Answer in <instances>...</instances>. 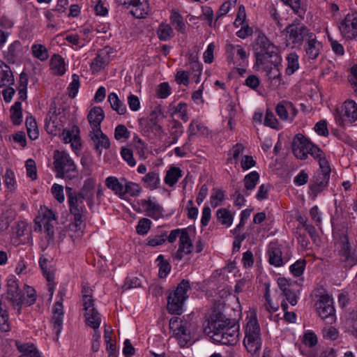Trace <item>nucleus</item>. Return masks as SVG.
<instances>
[{"instance_id": "obj_62", "label": "nucleus", "mask_w": 357, "mask_h": 357, "mask_svg": "<svg viewBox=\"0 0 357 357\" xmlns=\"http://www.w3.org/2000/svg\"><path fill=\"white\" fill-rule=\"evenodd\" d=\"M38 263L44 276L48 281H51L53 279V275L50 271V261L47 258L42 256L39 259Z\"/></svg>"}, {"instance_id": "obj_7", "label": "nucleus", "mask_w": 357, "mask_h": 357, "mask_svg": "<svg viewBox=\"0 0 357 357\" xmlns=\"http://www.w3.org/2000/svg\"><path fill=\"white\" fill-rule=\"evenodd\" d=\"M137 203L139 205V209H135L136 211L142 213L155 220L164 217L165 210L156 197L149 196L138 200Z\"/></svg>"}, {"instance_id": "obj_1", "label": "nucleus", "mask_w": 357, "mask_h": 357, "mask_svg": "<svg viewBox=\"0 0 357 357\" xmlns=\"http://www.w3.org/2000/svg\"><path fill=\"white\" fill-rule=\"evenodd\" d=\"M67 202L70 215L73 216L74 225L77 229L81 230L84 226L86 208L84 200H86L89 208L93 204L94 191L93 188L84 185L79 192L73 190L72 188H66Z\"/></svg>"}, {"instance_id": "obj_30", "label": "nucleus", "mask_w": 357, "mask_h": 357, "mask_svg": "<svg viewBox=\"0 0 357 357\" xmlns=\"http://www.w3.org/2000/svg\"><path fill=\"white\" fill-rule=\"evenodd\" d=\"M52 323L54 331L56 335H58L61 333L63 326L64 312L62 301H56L55 302L52 308Z\"/></svg>"}, {"instance_id": "obj_29", "label": "nucleus", "mask_w": 357, "mask_h": 357, "mask_svg": "<svg viewBox=\"0 0 357 357\" xmlns=\"http://www.w3.org/2000/svg\"><path fill=\"white\" fill-rule=\"evenodd\" d=\"M89 137L94 144L95 149L100 155L102 149H107L110 146V141L101 129L91 130Z\"/></svg>"}, {"instance_id": "obj_34", "label": "nucleus", "mask_w": 357, "mask_h": 357, "mask_svg": "<svg viewBox=\"0 0 357 357\" xmlns=\"http://www.w3.org/2000/svg\"><path fill=\"white\" fill-rule=\"evenodd\" d=\"M105 118V113L100 107H94L89 112L87 119L91 130L101 129L100 124Z\"/></svg>"}, {"instance_id": "obj_35", "label": "nucleus", "mask_w": 357, "mask_h": 357, "mask_svg": "<svg viewBox=\"0 0 357 357\" xmlns=\"http://www.w3.org/2000/svg\"><path fill=\"white\" fill-rule=\"evenodd\" d=\"M50 70L51 74L56 76H62L66 71L63 58L59 54H54L50 61Z\"/></svg>"}, {"instance_id": "obj_16", "label": "nucleus", "mask_w": 357, "mask_h": 357, "mask_svg": "<svg viewBox=\"0 0 357 357\" xmlns=\"http://www.w3.org/2000/svg\"><path fill=\"white\" fill-rule=\"evenodd\" d=\"M63 120L60 109H57L54 103L51 104L50 110L45 118V129L50 134L56 135L63 127Z\"/></svg>"}, {"instance_id": "obj_6", "label": "nucleus", "mask_w": 357, "mask_h": 357, "mask_svg": "<svg viewBox=\"0 0 357 357\" xmlns=\"http://www.w3.org/2000/svg\"><path fill=\"white\" fill-rule=\"evenodd\" d=\"M333 238L335 245L338 250L341 259L348 263L349 266H354L356 260L354 254L351 252L346 231L344 229L335 230Z\"/></svg>"}, {"instance_id": "obj_5", "label": "nucleus", "mask_w": 357, "mask_h": 357, "mask_svg": "<svg viewBox=\"0 0 357 357\" xmlns=\"http://www.w3.org/2000/svg\"><path fill=\"white\" fill-rule=\"evenodd\" d=\"M190 289V283L187 280H182L175 290L171 291L167 297V309L170 314H181L185 301L188 298L187 294Z\"/></svg>"}, {"instance_id": "obj_38", "label": "nucleus", "mask_w": 357, "mask_h": 357, "mask_svg": "<svg viewBox=\"0 0 357 357\" xmlns=\"http://www.w3.org/2000/svg\"><path fill=\"white\" fill-rule=\"evenodd\" d=\"M108 102L111 107L118 114L123 115L127 112V108L125 103L121 100L116 93H110L108 96Z\"/></svg>"}, {"instance_id": "obj_3", "label": "nucleus", "mask_w": 357, "mask_h": 357, "mask_svg": "<svg viewBox=\"0 0 357 357\" xmlns=\"http://www.w3.org/2000/svg\"><path fill=\"white\" fill-rule=\"evenodd\" d=\"M243 345L252 356H259L262 346L261 328L255 314H252L245 327Z\"/></svg>"}, {"instance_id": "obj_48", "label": "nucleus", "mask_w": 357, "mask_h": 357, "mask_svg": "<svg viewBox=\"0 0 357 357\" xmlns=\"http://www.w3.org/2000/svg\"><path fill=\"white\" fill-rule=\"evenodd\" d=\"M124 197L128 195L132 197H139L142 192V188L139 183L126 179L124 188Z\"/></svg>"}, {"instance_id": "obj_18", "label": "nucleus", "mask_w": 357, "mask_h": 357, "mask_svg": "<svg viewBox=\"0 0 357 357\" xmlns=\"http://www.w3.org/2000/svg\"><path fill=\"white\" fill-rule=\"evenodd\" d=\"M266 254L269 264L275 267L282 266L290 258L287 254H282V245L276 241L268 244Z\"/></svg>"}, {"instance_id": "obj_45", "label": "nucleus", "mask_w": 357, "mask_h": 357, "mask_svg": "<svg viewBox=\"0 0 357 357\" xmlns=\"http://www.w3.org/2000/svg\"><path fill=\"white\" fill-rule=\"evenodd\" d=\"M29 83L28 75L25 73L20 75L17 90L18 91L19 99L25 100L27 98V86Z\"/></svg>"}, {"instance_id": "obj_40", "label": "nucleus", "mask_w": 357, "mask_h": 357, "mask_svg": "<svg viewBox=\"0 0 357 357\" xmlns=\"http://www.w3.org/2000/svg\"><path fill=\"white\" fill-rule=\"evenodd\" d=\"M17 349L22 353L19 357H40L36 347L33 344H24L15 342Z\"/></svg>"}, {"instance_id": "obj_23", "label": "nucleus", "mask_w": 357, "mask_h": 357, "mask_svg": "<svg viewBox=\"0 0 357 357\" xmlns=\"http://www.w3.org/2000/svg\"><path fill=\"white\" fill-rule=\"evenodd\" d=\"M253 48L255 55H257V52L270 54L280 52V48L275 45L266 36L261 32L258 33Z\"/></svg>"}, {"instance_id": "obj_36", "label": "nucleus", "mask_w": 357, "mask_h": 357, "mask_svg": "<svg viewBox=\"0 0 357 357\" xmlns=\"http://www.w3.org/2000/svg\"><path fill=\"white\" fill-rule=\"evenodd\" d=\"M329 176L317 174L313 183L310 185V190L312 193L317 196L328 185Z\"/></svg>"}, {"instance_id": "obj_50", "label": "nucleus", "mask_w": 357, "mask_h": 357, "mask_svg": "<svg viewBox=\"0 0 357 357\" xmlns=\"http://www.w3.org/2000/svg\"><path fill=\"white\" fill-rule=\"evenodd\" d=\"M225 199V192L220 188H213L210 196V204L213 208L222 204Z\"/></svg>"}, {"instance_id": "obj_47", "label": "nucleus", "mask_w": 357, "mask_h": 357, "mask_svg": "<svg viewBox=\"0 0 357 357\" xmlns=\"http://www.w3.org/2000/svg\"><path fill=\"white\" fill-rule=\"evenodd\" d=\"M26 127L27 135L31 140H35L39 137V130L35 119L32 116H27L26 119Z\"/></svg>"}, {"instance_id": "obj_14", "label": "nucleus", "mask_w": 357, "mask_h": 357, "mask_svg": "<svg viewBox=\"0 0 357 357\" xmlns=\"http://www.w3.org/2000/svg\"><path fill=\"white\" fill-rule=\"evenodd\" d=\"M277 284L282 292L283 297L287 303H289L292 306L297 304L300 295V291L295 289V282L284 277H280L277 279Z\"/></svg>"}, {"instance_id": "obj_24", "label": "nucleus", "mask_w": 357, "mask_h": 357, "mask_svg": "<svg viewBox=\"0 0 357 357\" xmlns=\"http://www.w3.org/2000/svg\"><path fill=\"white\" fill-rule=\"evenodd\" d=\"M311 142L301 134L296 135L292 143V150L294 155L301 160L307 158Z\"/></svg>"}, {"instance_id": "obj_55", "label": "nucleus", "mask_w": 357, "mask_h": 357, "mask_svg": "<svg viewBox=\"0 0 357 357\" xmlns=\"http://www.w3.org/2000/svg\"><path fill=\"white\" fill-rule=\"evenodd\" d=\"M10 118L15 125L20 124L22 121V103L17 101L10 108Z\"/></svg>"}, {"instance_id": "obj_22", "label": "nucleus", "mask_w": 357, "mask_h": 357, "mask_svg": "<svg viewBox=\"0 0 357 357\" xmlns=\"http://www.w3.org/2000/svg\"><path fill=\"white\" fill-rule=\"evenodd\" d=\"M323 49L322 42L317 39L314 33H312L309 37L306 38L304 44V56L308 60H315L320 55Z\"/></svg>"}, {"instance_id": "obj_8", "label": "nucleus", "mask_w": 357, "mask_h": 357, "mask_svg": "<svg viewBox=\"0 0 357 357\" xmlns=\"http://www.w3.org/2000/svg\"><path fill=\"white\" fill-rule=\"evenodd\" d=\"M312 33L310 29L301 23H292L285 29L287 41L292 44L293 47L301 46Z\"/></svg>"}, {"instance_id": "obj_61", "label": "nucleus", "mask_w": 357, "mask_h": 357, "mask_svg": "<svg viewBox=\"0 0 357 357\" xmlns=\"http://www.w3.org/2000/svg\"><path fill=\"white\" fill-rule=\"evenodd\" d=\"M306 266L305 259H298L289 266L291 273L295 277H299L303 274Z\"/></svg>"}, {"instance_id": "obj_11", "label": "nucleus", "mask_w": 357, "mask_h": 357, "mask_svg": "<svg viewBox=\"0 0 357 357\" xmlns=\"http://www.w3.org/2000/svg\"><path fill=\"white\" fill-rule=\"evenodd\" d=\"M189 327L190 323L188 321L177 317L169 320V328L181 347L186 346L190 340Z\"/></svg>"}, {"instance_id": "obj_13", "label": "nucleus", "mask_w": 357, "mask_h": 357, "mask_svg": "<svg viewBox=\"0 0 357 357\" xmlns=\"http://www.w3.org/2000/svg\"><path fill=\"white\" fill-rule=\"evenodd\" d=\"M22 291L19 288L18 280L15 275H9L6 284V298L18 314L22 310Z\"/></svg>"}, {"instance_id": "obj_39", "label": "nucleus", "mask_w": 357, "mask_h": 357, "mask_svg": "<svg viewBox=\"0 0 357 357\" xmlns=\"http://www.w3.org/2000/svg\"><path fill=\"white\" fill-rule=\"evenodd\" d=\"M169 112L171 116H177L184 122H187L189 119L188 105L185 102H180L176 105L170 106Z\"/></svg>"}, {"instance_id": "obj_19", "label": "nucleus", "mask_w": 357, "mask_h": 357, "mask_svg": "<svg viewBox=\"0 0 357 357\" xmlns=\"http://www.w3.org/2000/svg\"><path fill=\"white\" fill-rule=\"evenodd\" d=\"M239 325H229V322L220 333L215 335L214 341L222 344L234 345L239 340Z\"/></svg>"}, {"instance_id": "obj_42", "label": "nucleus", "mask_w": 357, "mask_h": 357, "mask_svg": "<svg viewBox=\"0 0 357 357\" xmlns=\"http://www.w3.org/2000/svg\"><path fill=\"white\" fill-rule=\"evenodd\" d=\"M181 177V169L177 167H171L166 172L164 181L168 186L172 187Z\"/></svg>"}, {"instance_id": "obj_37", "label": "nucleus", "mask_w": 357, "mask_h": 357, "mask_svg": "<svg viewBox=\"0 0 357 357\" xmlns=\"http://www.w3.org/2000/svg\"><path fill=\"white\" fill-rule=\"evenodd\" d=\"M259 181V174L256 171H252L245 175L243 179L245 190L244 193L246 195H250V192L252 191Z\"/></svg>"}, {"instance_id": "obj_54", "label": "nucleus", "mask_w": 357, "mask_h": 357, "mask_svg": "<svg viewBox=\"0 0 357 357\" xmlns=\"http://www.w3.org/2000/svg\"><path fill=\"white\" fill-rule=\"evenodd\" d=\"M159 268L158 275L160 278H165L171 271V266L162 255L158 256L156 259Z\"/></svg>"}, {"instance_id": "obj_56", "label": "nucleus", "mask_w": 357, "mask_h": 357, "mask_svg": "<svg viewBox=\"0 0 357 357\" xmlns=\"http://www.w3.org/2000/svg\"><path fill=\"white\" fill-rule=\"evenodd\" d=\"M170 21L175 29L181 33H184L185 30V24L183 22V17L177 11H172L170 15Z\"/></svg>"}, {"instance_id": "obj_32", "label": "nucleus", "mask_w": 357, "mask_h": 357, "mask_svg": "<svg viewBox=\"0 0 357 357\" xmlns=\"http://www.w3.org/2000/svg\"><path fill=\"white\" fill-rule=\"evenodd\" d=\"M109 52L106 50L99 51L91 63V70L93 73H98L109 63Z\"/></svg>"}, {"instance_id": "obj_44", "label": "nucleus", "mask_w": 357, "mask_h": 357, "mask_svg": "<svg viewBox=\"0 0 357 357\" xmlns=\"http://www.w3.org/2000/svg\"><path fill=\"white\" fill-rule=\"evenodd\" d=\"M24 291L26 296L22 294V307L34 304L37 298L36 290L32 287L25 285Z\"/></svg>"}, {"instance_id": "obj_57", "label": "nucleus", "mask_w": 357, "mask_h": 357, "mask_svg": "<svg viewBox=\"0 0 357 357\" xmlns=\"http://www.w3.org/2000/svg\"><path fill=\"white\" fill-rule=\"evenodd\" d=\"M264 298L266 303L264 304L265 309L270 313L275 312L279 310V305L273 303L270 292L269 285L266 284V291L264 293Z\"/></svg>"}, {"instance_id": "obj_26", "label": "nucleus", "mask_w": 357, "mask_h": 357, "mask_svg": "<svg viewBox=\"0 0 357 357\" xmlns=\"http://www.w3.org/2000/svg\"><path fill=\"white\" fill-rule=\"evenodd\" d=\"M275 112L282 121L288 122H292L297 114V109L294 105L291 102L285 100L277 105Z\"/></svg>"}, {"instance_id": "obj_58", "label": "nucleus", "mask_w": 357, "mask_h": 357, "mask_svg": "<svg viewBox=\"0 0 357 357\" xmlns=\"http://www.w3.org/2000/svg\"><path fill=\"white\" fill-rule=\"evenodd\" d=\"M188 69L192 79L196 82H200V76L202 73V65L199 62L188 64L185 66Z\"/></svg>"}, {"instance_id": "obj_27", "label": "nucleus", "mask_w": 357, "mask_h": 357, "mask_svg": "<svg viewBox=\"0 0 357 357\" xmlns=\"http://www.w3.org/2000/svg\"><path fill=\"white\" fill-rule=\"evenodd\" d=\"M167 130L169 136L167 138L165 146L169 147L177 143L180 137L183 134L184 129L182 124L176 119L169 121Z\"/></svg>"}, {"instance_id": "obj_31", "label": "nucleus", "mask_w": 357, "mask_h": 357, "mask_svg": "<svg viewBox=\"0 0 357 357\" xmlns=\"http://www.w3.org/2000/svg\"><path fill=\"white\" fill-rule=\"evenodd\" d=\"M150 12V6L148 0H135L130 8V14L136 18L142 19Z\"/></svg>"}, {"instance_id": "obj_2", "label": "nucleus", "mask_w": 357, "mask_h": 357, "mask_svg": "<svg viewBox=\"0 0 357 357\" xmlns=\"http://www.w3.org/2000/svg\"><path fill=\"white\" fill-rule=\"evenodd\" d=\"M255 56V66L257 70H262L266 73L271 86L274 89H279L284 85L282 79L280 66H281L282 57L280 52L277 53H260L257 52Z\"/></svg>"}, {"instance_id": "obj_21", "label": "nucleus", "mask_w": 357, "mask_h": 357, "mask_svg": "<svg viewBox=\"0 0 357 357\" xmlns=\"http://www.w3.org/2000/svg\"><path fill=\"white\" fill-rule=\"evenodd\" d=\"M62 140L65 144H70L72 150L77 153L82 147L80 130L76 125L63 130L61 133Z\"/></svg>"}, {"instance_id": "obj_25", "label": "nucleus", "mask_w": 357, "mask_h": 357, "mask_svg": "<svg viewBox=\"0 0 357 357\" xmlns=\"http://www.w3.org/2000/svg\"><path fill=\"white\" fill-rule=\"evenodd\" d=\"M192 248L193 245L189 234L185 229H182L179 236L178 248L174 257L177 260H181L185 255L192 252Z\"/></svg>"}, {"instance_id": "obj_33", "label": "nucleus", "mask_w": 357, "mask_h": 357, "mask_svg": "<svg viewBox=\"0 0 357 357\" xmlns=\"http://www.w3.org/2000/svg\"><path fill=\"white\" fill-rule=\"evenodd\" d=\"M145 188L150 190H155L160 185V178L159 172L156 169L149 172L141 179Z\"/></svg>"}, {"instance_id": "obj_49", "label": "nucleus", "mask_w": 357, "mask_h": 357, "mask_svg": "<svg viewBox=\"0 0 357 357\" xmlns=\"http://www.w3.org/2000/svg\"><path fill=\"white\" fill-rule=\"evenodd\" d=\"M207 132V128L205 127L202 123H199L197 121L192 120L188 129V139L190 140V138L197 135H204Z\"/></svg>"}, {"instance_id": "obj_46", "label": "nucleus", "mask_w": 357, "mask_h": 357, "mask_svg": "<svg viewBox=\"0 0 357 357\" xmlns=\"http://www.w3.org/2000/svg\"><path fill=\"white\" fill-rule=\"evenodd\" d=\"M287 67L285 73L288 75L294 74L299 68L298 56L295 52H291L287 56Z\"/></svg>"}, {"instance_id": "obj_12", "label": "nucleus", "mask_w": 357, "mask_h": 357, "mask_svg": "<svg viewBox=\"0 0 357 357\" xmlns=\"http://www.w3.org/2000/svg\"><path fill=\"white\" fill-rule=\"evenodd\" d=\"M56 218L55 213L48 208L42 210L41 214L35 220L36 231H44L49 239H52L54 234V225Z\"/></svg>"}, {"instance_id": "obj_41", "label": "nucleus", "mask_w": 357, "mask_h": 357, "mask_svg": "<svg viewBox=\"0 0 357 357\" xmlns=\"http://www.w3.org/2000/svg\"><path fill=\"white\" fill-rule=\"evenodd\" d=\"M217 220L225 227H229L234 220V215L227 208H219L215 213Z\"/></svg>"}, {"instance_id": "obj_10", "label": "nucleus", "mask_w": 357, "mask_h": 357, "mask_svg": "<svg viewBox=\"0 0 357 357\" xmlns=\"http://www.w3.org/2000/svg\"><path fill=\"white\" fill-rule=\"evenodd\" d=\"M229 322L222 313L214 310L204 324V332L214 340L215 335L220 333Z\"/></svg>"}, {"instance_id": "obj_53", "label": "nucleus", "mask_w": 357, "mask_h": 357, "mask_svg": "<svg viewBox=\"0 0 357 357\" xmlns=\"http://www.w3.org/2000/svg\"><path fill=\"white\" fill-rule=\"evenodd\" d=\"M21 50V43L19 40H15L11 43L6 52V57L10 62H15Z\"/></svg>"}, {"instance_id": "obj_52", "label": "nucleus", "mask_w": 357, "mask_h": 357, "mask_svg": "<svg viewBox=\"0 0 357 357\" xmlns=\"http://www.w3.org/2000/svg\"><path fill=\"white\" fill-rule=\"evenodd\" d=\"M157 35L160 40L167 41L174 36V31L168 24L162 23L157 29Z\"/></svg>"}, {"instance_id": "obj_63", "label": "nucleus", "mask_w": 357, "mask_h": 357, "mask_svg": "<svg viewBox=\"0 0 357 357\" xmlns=\"http://www.w3.org/2000/svg\"><path fill=\"white\" fill-rule=\"evenodd\" d=\"M322 335L326 340H336L339 337V332L334 326L326 325L322 329Z\"/></svg>"}, {"instance_id": "obj_64", "label": "nucleus", "mask_w": 357, "mask_h": 357, "mask_svg": "<svg viewBox=\"0 0 357 357\" xmlns=\"http://www.w3.org/2000/svg\"><path fill=\"white\" fill-rule=\"evenodd\" d=\"M317 336L313 331L308 330L305 332L303 335V343L305 346L312 348L317 345Z\"/></svg>"}, {"instance_id": "obj_20", "label": "nucleus", "mask_w": 357, "mask_h": 357, "mask_svg": "<svg viewBox=\"0 0 357 357\" xmlns=\"http://www.w3.org/2000/svg\"><path fill=\"white\" fill-rule=\"evenodd\" d=\"M227 59L236 66H244L248 61V54L245 49L234 44H227L225 46Z\"/></svg>"}, {"instance_id": "obj_59", "label": "nucleus", "mask_w": 357, "mask_h": 357, "mask_svg": "<svg viewBox=\"0 0 357 357\" xmlns=\"http://www.w3.org/2000/svg\"><path fill=\"white\" fill-rule=\"evenodd\" d=\"M167 240L166 234H160L149 236L145 241L146 245L155 248L162 245Z\"/></svg>"}, {"instance_id": "obj_43", "label": "nucleus", "mask_w": 357, "mask_h": 357, "mask_svg": "<svg viewBox=\"0 0 357 357\" xmlns=\"http://www.w3.org/2000/svg\"><path fill=\"white\" fill-rule=\"evenodd\" d=\"M84 317L86 319V324L89 326L93 328V330H97L99 328L101 323V317L96 309H94L93 311L86 312Z\"/></svg>"}, {"instance_id": "obj_28", "label": "nucleus", "mask_w": 357, "mask_h": 357, "mask_svg": "<svg viewBox=\"0 0 357 357\" xmlns=\"http://www.w3.org/2000/svg\"><path fill=\"white\" fill-rule=\"evenodd\" d=\"M126 181V178L125 177L117 178L114 176H109L105 178V185L115 195L123 199Z\"/></svg>"}, {"instance_id": "obj_51", "label": "nucleus", "mask_w": 357, "mask_h": 357, "mask_svg": "<svg viewBox=\"0 0 357 357\" xmlns=\"http://www.w3.org/2000/svg\"><path fill=\"white\" fill-rule=\"evenodd\" d=\"M31 52L34 57L41 61H45L49 58V53L47 47L41 44H33Z\"/></svg>"}, {"instance_id": "obj_60", "label": "nucleus", "mask_w": 357, "mask_h": 357, "mask_svg": "<svg viewBox=\"0 0 357 357\" xmlns=\"http://www.w3.org/2000/svg\"><path fill=\"white\" fill-rule=\"evenodd\" d=\"M13 76L8 66H6L5 69H0L1 87L13 84Z\"/></svg>"}, {"instance_id": "obj_15", "label": "nucleus", "mask_w": 357, "mask_h": 357, "mask_svg": "<svg viewBox=\"0 0 357 357\" xmlns=\"http://www.w3.org/2000/svg\"><path fill=\"white\" fill-rule=\"evenodd\" d=\"M316 310L319 316L324 320L332 324L335 321V308L333 298L327 295H321L316 303Z\"/></svg>"}, {"instance_id": "obj_17", "label": "nucleus", "mask_w": 357, "mask_h": 357, "mask_svg": "<svg viewBox=\"0 0 357 357\" xmlns=\"http://www.w3.org/2000/svg\"><path fill=\"white\" fill-rule=\"evenodd\" d=\"M338 29L341 36L346 40L357 37V13H348L340 21Z\"/></svg>"}, {"instance_id": "obj_4", "label": "nucleus", "mask_w": 357, "mask_h": 357, "mask_svg": "<svg viewBox=\"0 0 357 357\" xmlns=\"http://www.w3.org/2000/svg\"><path fill=\"white\" fill-rule=\"evenodd\" d=\"M54 168L56 176L61 178L71 180L78 176V170L74 160L65 151H54Z\"/></svg>"}, {"instance_id": "obj_9", "label": "nucleus", "mask_w": 357, "mask_h": 357, "mask_svg": "<svg viewBox=\"0 0 357 357\" xmlns=\"http://www.w3.org/2000/svg\"><path fill=\"white\" fill-rule=\"evenodd\" d=\"M336 123L344 127L346 124H352L357 121V103L353 100H345L340 110L335 115Z\"/></svg>"}]
</instances>
